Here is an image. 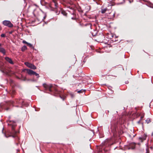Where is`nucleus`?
<instances>
[{"instance_id":"obj_1","label":"nucleus","mask_w":153,"mask_h":153,"mask_svg":"<svg viewBox=\"0 0 153 153\" xmlns=\"http://www.w3.org/2000/svg\"><path fill=\"white\" fill-rule=\"evenodd\" d=\"M8 125H12V131L11 134H13L12 136L13 137H16V134L18 133V132L14 130V127L15 126V122L13 121L8 120L7 121Z\"/></svg>"},{"instance_id":"obj_2","label":"nucleus","mask_w":153,"mask_h":153,"mask_svg":"<svg viewBox=\"0 0 153 153\" xmlns=\"http://www.w3.org/2000/svg\"><path fill=\"white\" fill-rule=\"evenodd\" d=\"M26 70L27 71V72L29 75H35L36 76H37V79L39 77V74L33 71L30 69H26Z\"/></svg>"},{"instance_id":"obj_3","label":"nucleus","mask_w":153,"mask_h":153,"mask_svg":"<svg viewBox=\"0 0 153 153\" xmlns=\"http://www.w3.org/2000/svg\"><path fill=\"white\" fill-rule=\"evenodd\" d=\"M3 24L4 25L10 27H12L13 26V24L9 21L4 20L3 22Z\"/></svg>"},{"instance_id":"obj_4","label":"nucleus","mask_w":153,"mask_h":153,"mask_svg":"<svg viewBox=\"0 0 153 153\" xmlns=\"http://www.w3.org/2000/svg\"><path fill=\"white\" fill-rule=\"evenodd\" d=\"M25 65L33 69H36V67L34 65L28 62H25Z\"/></svg>"},{"instance_id":"obj_5","label":"nucleus","mask_w":153,"mask_h":153,"mask_svg":"<svg viewBox=\"0 0 153 153\" xmlns=\"http://www.w3.org/2000/svg\"><path fill=\"white\" fill-rule=\"evenodd\" d=\"M15 102L16 103L19 104V105H21V106H19V107H22V106L24 105V101L22 99L17 100Z\"/></svg>"},{"instance_id":"obj_6","label":"nucleus","mask_w":153,"mask_h":153,"mask_svg":"<svg viewBox=\"0 0 153 153\" xmlns=\"http://www.w3.org/2000/svg\"><path fill=\"white\" fill-rule=\"evenodd\" d=\"M43 86L46 89H48L50 91H51V88L52 87V85H48L46 84H43Z\"/></svg>"},{"instance_id":"obj_7","label":"nucleus","mask_w":153,"mask_h":153,"mask_svg":"<svg viewBox=\"0 0 153 153\" xmlns=\"http://www.w3.org/2000/svg\"><path fill=\"white\" fill-rule=\"evenodd\" d=\"M5 59L9 63L11 64H13V63L11 59L8 57H6L5 58Z\"/></svg>"},{"instance_id":"obj_8","label":"nucleus","mask_w":153,"mask_h":153,"mask_svg":"<svg viewBox=\"0 0 153 153\" xmlns=\"http://www.w3.org/2000/svg\"><path fill=\"white\" fill-rule=\"evenodd\" d=\"M0 52H1L3 54L5 55L6 53V51L2 47H0Z\"/></svg>"},{"instance_id":"obj_9","label":"nucleus","mask_w":153,"mask_h":153,"mask_svg":"<svg viewBox=\"0 0 153 153\" xmlns=\"http://www.w3.org/2000/svg\"><path fill=\"white\" fill-rule=\"evenodd\" d=\"M146 135H144L143 137H139V139L141 140L142 141L145 140L146 139Z\"/></svg>"},{"instance_id":"obj_10","label":"nucleus","mask_w":153,"mask_h":153,"mask_svg":"<svg viewBox=\"0 0 153 153\" xmlns=\"http://www.w3.org/2000/svg\"><path fill=\"white\" fill-rule=\"evenodd\" d=\"M53 1V3L52 4H53L54 6H55V7L56 8L58 6V4L56 2V0H52Z\"/></svg>"},{"instance_id":"obj_11","label":"nucleus","mask_w":153,"mask_h":153,"mask_svg":"<svg viewBox=\"0 0 153 153\" xmlns=\"http://www.w3.org/2000/svg\"><path fill=\"white\" fill-rule=\"evenodd\" d=\"M27 49V47L25 45L23 46L21 50L22 51H24Z\"/></svg>"},{"instance_id":"obj_12","label":"nucleus","mask_w":153,"mask_h":153,"mask_svg":"<svg viewBox=\"0 0 153 153\" xmlns=\"http://www.w3.org/2000/svg\"><path fill=\"white\" fill-rule=\"evenodd\" d=\"M145 121L146 123L148 124L151 122V120L150 118H148Z\"/></svg>"},{"instance_id":"obj_13","label":"nucleus","mask_w":153,"mask_h":153,"mask_svg":"<svg viewBox=\"0 0 153 153\" xmlns=\"http://www.w3.org/2000/svg\"><path fill=\"white\" fill-rule=\"evenodd\" d=\"M107 10V8H105L102 10L101 13H105Z\"/></svg>"},{"instance_id":"obj_14","label":"nucleus","mask_w":153,"mask_h":153,"mask_svg":"<svg viewBox=\"0 0 153 153\" xmlns=\"http://www.w3.org/2000/svg\"><path fill=\"white\" fill-rule=\"evenodd\" d=\"M119 1V3L120 4H122L124 2V0H118Z\"/></svg>"},{"instance_id":"obj_15","label":"nucleus","mask_w":153,"mask_h":153,"mask_svg":"<svg viewBox=\"0 0 153 153\" xmlns=\"http://www.w3.org/2000/svg\"><path fill=\"white\" fill-rule=\"evenodd\" d=\"M62 13L64 15L66 16L67 15V13L64 11H62Z\"/></svg>"},{"instance_id":"obj_16","label":"nucleus","mask_w":153,"mask_h":153,"mask_svg":"<svg viewBox=\"0 0 153 153\" xmlns=\"http://www.w3.org/2000/svg\"><path fill=\"white\" fill-rule=\"evenodd\" d=\"M28 46L30 47L33 48V46L32 44H30V43H28V44L27 45Z\"/></svg>"},{"instance_id":"obj_17","label":"nucleus","mask_w":153,"mask_h":153,"mask_svg":"<svg viewBox=\"0 0 153 153\" xmlns=\"http://www.w3.org/2000/svg\"><path fill=\"white\" fill-rule=\"evenodd\" d=\"M22 42L23 43L26 44L27 45L28 44V42H27L26 41H25V40H24L22 41Z\"/></svg>"},{"instance_id":"obj_18","label":"nucleus","mask_w":153,"mask_h":153,"mask_svg":"<svg viewBox=\"0 0 153 153\" xmlns=\"http://www.w3.org/2000/svg\"><path fill=\"white\" fill-rule=\"evenodd\" d=\"M5 36V35L4 34H2L1 35V36L2 37H4Z\"/></svg>"},{"instance_id":"obj_19","label":"nucleus","mask_w":153,"mask_h":153,"mask_svg":"<svg viewBox=\"0 0 153 153\" xmlns=\"http://www.w3.org/2000/svg\"><path fill=\"white\" fill-rule=\"evenodd\" d=\"M143 117V116H142L141 117H140V120H141Z\"/></svg>"},{"instance_id":"obj_20","label":"nucleus","mask_w":153,"mask_h":153,"mask_svg":"<svg viewBox=\"0 0 153 153\" xmlns=\"http://www.w3.org/2000/svg\"><path fill=\"white\" fill-rule=\"evenodd\" d=\"M81 91V90L79 91H77L78 93H80Z\"/></svg>"},{"instance_id":"obj_21","label":"nucleus","mask_w":153,"mask_h":153,"mask_svg":"<svg viewBox=\"0 0 153 153\" xmlns=\"http://www.w3.org/2000/svg\"><path fill=\"white\" fill-rule=\"evenodd\" d=\"M141 120H140L139 121H138L137 122L138 123H140V121H141Z\"/></svg>"},{"instance_id":"obj_22","label":"nucleus","mask_w":153,"mask_h":153,"mask_svg":"<svg viewBox=\"0 0 153 153\" xmlns=\"http://www.w3.org/2000/svg\"><path fill=\"white\" fill-rule=\"evenodd\" d=\"M71 97H74V95H73V94H71Z\"/></svg>"},{"instance_id":"obj_23","label":"nucleus","mask_w":153,"mask_h":153,"mask_svg":"<svg viewBox=\"0 0 153 153\" xmlns=\"http://www.w3.org/2000/svg\"><path fill=\"white\" fill-rule=\"evenodd\" d=\"M151 135L153 137V132H152Z\"/></svg>"},{"instance_id":"obj_24","label":"nucleus","mask_w":153,"mask_h":153,"mask_svg":"<svg viewBox=\"0 0 153 153\" xmlns=\"http://www.w3.org/2000/svg\"><path fill=\"white\" fill-rule=\"evenodd\" d=\"M33 13L34 14H35V10H34L33 12Z\"/></svg>"},{"instance_id":"obj_25","label":"nucleus","mask_w":153,"mask_h":153,"mask_svg":"<svg viewBox=\"0 0 153 153\" xmlns=\"http://www.w3.org/2000/svg\"><path fill=\"white\" fill-rule=\"evenodd\" d=\"M134 148H135V145L134 146V147H132V149H134Z\"/></svg>"},{"instance_id":"obj_26","label":"nucleus","mask_w":153,"mask_h":153,"mask_svg":"<svg viewBox=\"0 0 153 153\" xmlns=\"http://www.w3.org/2000/svg\"><path fill=\"white\" fill-rule=\"evenodd\" d=\"M101 36L102 38H104V36L103 35H101Z\"/></svg>"},{"instance_id":"obj_27","label":"nucleus","mask_w":153,"mask_h":153,"mask_svg":"<svg viewBox=\"0 0 153 153\" xmlns=\"http://www.w3.org/2000/svg\"><path fill=\"white\" fill-rule=\"evenodd\" d=\"M150 148H151V149H152V148H153L152 147V146Z\"/></svg>"},{"instance_id":"obj_28","label":"nucleus","mask_w":153,"mask_h":153,"mask_svg":"<svg viewBox=\"0 0 153 153\" xmlns=\"http://www.w3.org/2000/svg\"><path fill=\"white\" fill-rule=\"evenodd\" d=\"M17 138L19 140V137H17Z\"/></svg>"},{"instance_id":"obj_29","label":"nucleus","mask_w":153,"mask_h":153,"mask_svg":"<svg viewBox=\"0 0 153 153\" xmlns=\"http://www.w3.org/2000/svg\"><path fill=\"white\" fill-rule=\"evenodd\" d=\"M111 37H113V36H112V35H111Z\"/></svg>"},{"instance_id":"obj_30","label":"nucleus","mask_w":153,"mask_h":153,"mask_svg":"<svg viewBox=\"0 0 153 153\" xmlns=\"http://www.w3.org/2000/svg\"><path fill=\"white\" fill-rule=\"evenodd\" d=\"M1 46V44L0 43V46Z\"/></svg>"},{"instance_id":"obj_31","label":"nucleus","mask_w":153,"mask_h":153,"mask_svg":"<svg viewBox=\"0 0 153 153\" xmlns=\"http://www.w3.org/2000/svg\"><path fill=\"white\" fill-rule=\"evenodd\" d=\"M45 17H44V18H44H44H45Z\"/></svg>"}]
</instances>
